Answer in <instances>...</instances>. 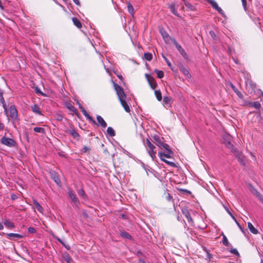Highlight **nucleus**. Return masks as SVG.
Wrapping results in <instances>:
<instances>
[{
	"label": "nucleus",
	"mask_w": 263,
	"mask_h": 263,
	"mask_svg": "<svg viewBox=\"0 0 263 263\" xmlns=\"http://www.w3.org/2000/svg\"><path fill=\"white\" fill-rule=\"evenodd\" d=\"M11 197L12 200H15L17 198L16 195H15L14 194L12 195Z\"/></svg>",
	"instance_id": "nucleus-57"
},
{
	"label": "nucleus",
	"mask_w": 263,
	"mask_h": 263,
	"mask_svg": "<svg viewBox=\"0 0 263 263\" xmlns=\"http://www.w3.org/2000/svg\"><path fill=\"white\" fill-rule=\"evenodd\" d=\"M106 132L107 134L111 137H114L116 135L114 129L111 127H108Z\"/></svg>",
	"instance_id": "nucleus-27"
},
{
	"label": "nucleus",
	"mask_w": 263,
	"mask_h": 263,
	"mask_svg": "<svg viewBox=\"0 0 263 263\" xmlns=\"http://www.w3.org/2000/svg\"><path fill=\"white\" fill-rule=\"evenodd\" d=\"M88 120L92 124H97V122H96V121L95 120H93L92 117L91 116H90L89 115H88V116H87L86 117Z\"/></svg>",
	"instance_id": "nucleus-41"
},
{
	"label": "nucleus",
	"mask_w": 263,
	"mask_h": 263,
	"mask_svg": "<svg viewBox=\"0 0 263 263\" xmlns=\"http://www.w3.org/2000/svg\"><path fill=\"white\" fill-rule=\"evenodd\" d=\"M182 214L185 216L187 218L189 222L193 223V220L191 217L190 212L189 210L186 208H184L182 209Z\"/></svg>",
	"instance_id": "nucleus-11"
},
{
	"label": "nucleus",
	"mask_w": 263,
	"mask_h": 263,
	"mask_svg": "<svg viewBox=\"0 0 263 263\" xmlns=\"http://www.w3.org/2000/svg\"><path fill=\"white\" fill-rule=\"evenodd\" d=\"M163 197L168 201H171L172 200V197L167 192V189L164 190Z\"/></svg>",
	"instance_id": "nucleus-23"
},
{
	"label": "nucleus",
	"mask_w": 263,
	"mask_h": 263,
	"mask_svg": "<svg viewBox=\"0 0 263 263\" xmlns=\"http://www.w3.org/2000/svg\"><path fill=\"white\" fill-rule=\"evenodd\" d=\"M210 34L213 38H214L216 36L215 32L213 31H210Z\"/></svg>",
	"instance_id": "nucleus-52"
},
{
	"label": "nucleus",
	"mask_w": 263,
	"mask_h": 263,
	"mask_svg": "<svg viewBox=\"0 0 263 263\" xmlns=\"http://www.w3.org/2000/svg\"><path fill=\"white\" fill-rule=\"evenodd\" d=\"M63 257L66 261V263H69L72 260V258L68 253H64L63 255Z\"/></svg>",
	"instance_id": "nucleus-25"
},
{
	"label": "nucleus",
	"mask_w": 263,
	"mask_h": 263,
	"mask_svg": "<svg viewBox=\"0 0 263 263\" xmlns=\"http://www.w3.org/2000/svg\"><path fill=\"white\" fill-rule=\"evenodd\" d=\"M248 227L250 232L253 234H257L258 233V230L255 228L253 224L250 222H248Z\"/></svg>",
	"instance_id": "nucleus-19"
},
{
	"label": "nucleus",
	"mask_w": 263,
	"mask_h": 263,
	"mask_svg": "<svg viewBox=\"0 0 263 263\" xmlns=\"http://www.w3.org/2000/svg\"><path fill=\"white\" fill-rule=\"evenodd\" d=\"M121 236L125 238H127L128 239H132V236L126 231H121L120 233Z\"/></svg>",
	"instance_id": "nucleus-29"
},
{
	"label": "nucleus",
	"mask_w": 263,
	"mask_h": 263,
	"mask_svg": "<svg viewBox=\"0 0 263 263\" xmlns=\"http://www.w3.org/2000/svg\"><path fill=\"white\" fill-rule=\"evenodd\" d=\"M72 21L74 25L77 26L79 28H81L82 27V24L81 22L78 19L77 17H73L72 18Z\"/></svg>",
	"instance_id": "nucleus-22"
},
{
	"label": "nucleus",
	"mask_w": 263,
	"mask_h": 263,
	"mask_svg": "<svg viewBox=\"0 0 263 263\" xmlns=\"http://www.w3.org/2000/svg\"><path fill=\"white\" fill-rule=\"evenodd\" d=\"M74 4L78 6H80V2L79 0H72Z\"/></svg>",
	"instance_id": "nucleus-53"
},
{
	"label": "nucleus",
	"mask_w": 263,
	"mask_h": 263,
	"mask_svg": "<svg viewBox=\"0 0 263 263\" xmlns=\"http://www.w3.org/2000/svg\"><path fill=\"white\" fill-rule=\"evenodd\" d=\"M68 195L71 199L72 202L73 203L76 205V206H78L79 204V201L76 195L74 194V193L71 190H69L68 191Z\"/></svg>",
	"instance_id": "nucleus-9"
},
{
	"label": "nucleus",
	"mask_w": 263,
	"mask_h": 263,
	"mask_svg": "<svg viewBox=\"0 0 263 263\" xmlns=\"http://www.w3.org/2000/svg\"><path fill=\"white\" fill-rule=\"evenodd\" d=\"M127 9H128V12L130 14L133 15L134 14V10L132 5L130 3L128 4Z\"/></svg>",
	"instance_id": "nucleus-36"
},
{
	"label": "nucleus",
	"mask_w": 263,
	"mask_h": 263,
	"mask_svg": "<svg viewBox=\"0 0 263 263\" xmlns=\"http://www.w3.org/2000/svg\"><path fill=\"white\" fill-rule=\"evenodd\" d=\"M234 154L235 155L237 158L238 161L239 163L242 165H245V161H244V156L242 154V153L240 152L239 151H236Z\"/></svg>",
	"instance_id": "nucleus-10"
},
{
	"label": "nucleus",
	"mask_w": 263,
	"mask_h": 263,
	"mask_svg": "<svg viewBox=\"0 0 263 263\" xmlns=\"http://www.w3.org/2000/svg\"><path fill=\"white\" fill-rule=\"evenodd\" d=\"M81 110L82 112L83 115L86 117L87 116H88V114L86 111V110L83 107H81Z\"/></svg>",
	"instance_id": "nucleus-45"
},
{
	"label": "nucleus",
	"mask_w": 263,
	"mask_h": 263,
	"mask_svg": "<svg viewBox=\"0 0 263 263\" xmlns=\"http://www.w3.org/2000/svg\"><path fill=\"white\" fill-rule=\"evenodd\" d=\"M33 130L35 132H36V133H42V134H45V130L44 128L43 127H35L33 128Z\"/></svg>",
	"instance_id": "nucleus-31"
},
{
	"label": "nucleus",
	"mask_w": 263,
	"mask_h": 263,
	"mask_svg": "<svg viewBox=\"0 0 263 263\" xmlns=\"http://www.w3.org/2000/svg\"><path fill=\"white\" fill-rule=\"evenodd\" d=\"M5 235L10 240H16L17 239H21L23 237V235L17 233H6Z\"/></svg>",
	"instance_id": "nucleus-8"
},
{
	"label": "nucleus",
	"mask_w": 263,
	"mask_h": 263,
	"mask_svg": "<svg viewBox=\"0 0 263 263\" xmlns=\"http://www.w3.org/2000/svg\"><path fill=\"white\" fill-rule=\"evenodd\" d=\"M4 224L5 225L6 227H7L8 228H14V225L13 223H12V222H11L9 220H6L4 222Z\"/></svg>",
	"instance_id": "nucleus-33"
},
{
	"label": "nucleus",
	"mask_w": 263,
	"mask_h": 263,
	"mask_svg": "<svg viewBox=\"0 0 263 263\" xmlns=\"http://www.w3.org/2000/svg\"><path fill=\"white\" fill-rule=\"evenodd\" d=\"M67 108L69 109L72 112H75L76 111V109L74 106H73L71 104H69L67 106Z\"/></svg>",
	"instance_id": "nucleus-42"
},
{
	"label": "nucleus",
	"mask_w": 263,
	"mask_h": 263,
	"mask_svg": "<svg viewBox=\"0 0 263 263\" xmlns=\"http://www.w3.org/2000/svg\"><path fill=\"white\" fill-rule=\"evenodd\" d=\"M180 191H181L182 192L184 193H187V194H190L191 193V192L187 190H185V189H181L180 190Z\"/></svg>",
	"instance_id": "nucleus-54"
},
{
	"label": "nucleus",
	"mask_w": 263,
	"mask_h": 263,
	"mask_svg": "<svg viewBox=\"0 0 263 263\" xmlns=\"http://www.w3.org/2000/svg\"><path fill=\"white\" fill-rule=\"evenodd\" d=\"M231 87L233 89V90L237 93L238 96H239L240 94V92L235 88V87L232 84H231Z\"/></svg>",
	"instance_id": "nucleus-46"
},
{
	"label": "nucleus",
	"mask_w": 263,
	"mask_h": 263,
	"mask_svg": "<svg viewBox=\"0 0 263 263\" xmlns=\"http://www.w3.org/2000/svg\"><path fill=\"white\" fill-rule=\"evenodd\" d=\"M183 72L185 75H188L189 74V71L187 70H186V69H183Z\"/></svg>",
	"instance_id": "nucleus-56"
},
{
	"label": "nucleus",
	"mask_w": 263,
	"mask_h": 263,
	"mask_svg": "<svg viewBox=\"0 0 263 263\" xmlns=\"http://www.w3.org/2000/svg\"><path fill=\"white\" fill-rule=\"evenodd\" d=\"M144 58L147 61H149L152 60L153 59V55L151 53H145L144 54Z\"/></svg>",
	"instance_id": "nucleus-37"
},
{
	"label": "nucleus",
	"mask_w": 263,
	"mask_h": 263,
	"mask_svg": "<svg viewBox=\"0 0 263 263\" xmlns=\"http://www.w3.org/2000/svg\"><path fill=\"white\" fill-rule=\"evenodd\" d=\"M243 8L245 11H247V0H241Z\"/></svg>",
	"instance_id": "nucleus-47"
},
{
	"label": "nucleus",
	"mask_w": 263,
	"mask_h": 263,
	"mask_svg": "<svg viewBox=\"0 0 263 263\" xmlns=\"http://www.w3.org/2000/svg\"><path fill=\"white\" fill-rule=\"evenodd\" d=\"M230 216H231V217L232 218V219H233V220H235V221L236 222H236H237V220H236V218H235V217L234 216V215H233L232 214H230Z\"/></svg>",
	"instance_id": "nucleus-59"
},
{
	"label": "nucleus",
	"mask_w": 263,
	"mask_h": 263,
	"mask_svg": "<svg viewBox=\"0 0 263 263\" xmlns=\"http://www.w3.org/2000/svg\"><path fill=\"white\" fill-rule=\"evenodd\" d=\"M163 161L165 163H166V164H167L168 165H170L171 166H172V167H176V166L175 163L174 162H171V161H168V160H164Z\"/></svg>",
	"instance_id": "nucleus-40"
},
{
	"label": "nucleus",
	"mask_w": 263,
	"mask_h": 263,
	"mask_svg": "<svg viewBox=\"0 0 263 263\" xmlns=\"http://www.w3.org/2000/svg\"><path fill=\"white\" fill-rule=\"evenodd\" d=\"M8 111L9 115L8 113L7 114L8 116H9L11 119L13 120L16 119L18 116V113L16 107L14 105L10 106Z\"/></svg>",
	"instance_id": "nucleus-4"
},
{
	"label": "nucleus",
	"mask_w": 263,
	"mask_h": 263,
	"mask_svg": "<svg viewBox=\"0 0 263 263\" xmlns=\"http://www.w3.org/2000/svg\"><path fill=\"white\" fill-rule=\"evenodd\" d=\"M222 243H223V245L227 247L229 246L230 245V243H229L227 237L226 236V235H224L223 234V233H222Z\"/></svg>",
	"instance_id": "nucleus-30"
},
{
	"label": "nucleus",
	"mask_w": 263,
	"mask_h": 263,
	"mask_svg": "<svg viewBox=\"0 0 263 263\" xmlns=\"http://www.w3.org/2000/svg\"><path fill=\"white\" fill-rule=\"evenodd\" d=\"M97 120L98 121V125L101 126L102 128H105L107 126V123L103 119V118L99 115L97 116Z\"/></svg>",
	"instance_id": "nucleus-13"
},
{
	"label": "nucleus",
	"mask_w": 263,
	"mask_h": 263,
	"mask_svg": "<svg viewBox=\"0 0 263 263\" xmlns=\"http://www.w3.org/2000/svg\"><path fill=\"white\" fill-rule=\"evenodd\" d=\"M155 72L157 73L158 78L161 79L164 77V72L163 71L155 69Z\"/></svg>",
	"instance_id": "nucleus-35"
},
{
	"label": "nucleus",
	"mask_w": 263,
	"mask_h": 263,
	"mask_svg": "<svg viewBox=\"0 0 263 263\" xmlns=\"http://www.w3.org/2000/svg\"><path fill=\"white\" fill-rule=\"evenodd\" d=\"M64 246V247H65V248L67 249V250H69L70 249V247H69V245H66L64 243L63 245Z\"/></svg>",
	"instance_id": "nucleus-60"
},
{
	"label": "nucleus",
	"mask_w": 263,
	"mask_h": 263,
	"mask_svg": "<svg viewBox=\"0 0 263 263\" xmlns=\"http://www.w3.org/2000/svg\"><path fill=\"white\" fill-rule=\"evenodd\" d=\"M0 102L3 104V107L4 109L5 113L7 114L8 113V110H7V107H6V103H5V100H4V102H3L2 101H1Z\"/></svg>",
	"instance_id": "nucleus-44"
},
{
	"label": "nucleus",
	"mask_w": 263,
	"mask_h": 263,
	"mask_svg": "<svg viewBox=\"0 0 263 263\" xmlns=\"http://www.w3.org/2000/svg\"><path fill=\"white\" fill-rule=\"evenodd\" d=\"M149 85H150L152 89H154L157 86V84L155 80V79L152 77L150 74H145V75Z\"/></svg>",
	"instance_id": "nucleus-7"
},
{
	"label": "nucleus",
	"mask_w": 263,
	"mask_h": 263,
	"mask_svg": "<svg viewBox=\"0 0 263 263\" xmlns=\"http://www.w3.org/2000/svg\"><path fill=\"white\" fill-rule=\"evenodd\" d=\"M57 240H58L59 242H60L61 243H62V245H64V243L62 241V240L59 238H57Z\"/></svg>",
	"instance_id": "nucleus-61"
},
{
	"label": "nucleus",
	"mask_w": 263,
	"mask_h": 263,
	"mask_svg": "<svg viewBox=\"0 0 263 263\" xmlns=\"http://www.w3.org/2000/svg\"><path fill=\"white\" fill-rule=\"evenodd\" d=\"M228 141H226L225 142V145L226 147H227L229 149H230L231 152L233 153H234L236 151H237L236 148H235L233 144L230 142V136H228Z\"/></svg>",
	"instance_id": "nucleus-12"
},
{
	"label": "nucleus",
	"mask_w": 263,
	"mask_h": 263,
	"mask_svg": "<svg viewBox=\"0 0 263 263\" xmlns=\"http://www.w3.org/2000/svg\"><path fill=\"white\" fill-rule=\"evenodd\" d=\"M68 133L70 134L74 139H79L80 135L79 133L76 132L74 129L71 128L68 131Z\"/></svg>",
	"instance_id": "nucleus-17"
},
{
	"label": "nucleus",
	"mask_w": 263,
	"mask_h": 263,
	"mask_svg": "<svg viewBox=\"0 0 263 263\" xmlns=\"http://www.w3.org/2000/svg\"><path fill=\"white\" fill-rule=\"evenodd\" d=\"M236 223H237V226H238V227L240 228V229L241 231H242V228L241 227V226H240L239 223L238 222H236Z\"/></svg>",
	"instance_id": "nucleus-64"
},
{
	"label": "nucleus",
	"mask_w": 263,
	"mask_h": 263,
	"mask_svg": "<svg viewBox=\"0 0 263 263\" xmlns=\"http://www.w3.org/2000/svg\"><path fill=\"white\" fill-rule=\"evenodd\" d=\"M224 208L225 209V210L227 211V212L230 215V214H232V213L230 212V211L229 210V209H228V208L227 206H224Z\"/></svg>",
	"instance_id": "nucleus-55"
},
{
	"label": "nucleus",
	"mask_w": 263,
	"mask_h": 263,
	"mask_svg": "<svg viewBox=\"0 0 263 263\" xmlns=\"http://www.w3.org/2000/svg\"><path fill=\"white\" fill-rule=\"evenodd\" d=\"M146 144L148 147L147 152L152 159L154 160L156 158V151H154L155 146L150 142L148 139H146Z\"/></svg>",
	"instance_id": "nucleus-2"
},
{
	"label": "nucleus",
	"mask_w": 263,
	"mask_h": 263,
	"mask_svg": "<svg viewBox=\"0 0 263 263\" xmlns=\"http://www.w3.org/2000/svg\"><path fill=\"white\" fill-rule=\"evenodd\" d=\"M155 95L157 99L160 101L162 100L161 92L160 90H156L155 91Z\"/></svg>",
	"instance_id": "nucleus-34"
},
{
	"label": "nucleus",
	"mask_w": 263,
	"mask_h": 263,
	"mask_svg": "<svg viewBox=\"0 0 263 263\" xmlns=\"http://www.w3.org/2000/svg\"><path fill=\"white\" fill-rule=\"evenodd\" d=\"M89 150V148H88L87 146H85L83 147V152L84 153H87V152H88Z\"/></svg>",
	"instance_id": "nucleus-51"
},
{
	"label": "nucleus",
	"mask_w": 263,
	"mask_h": 263,
	"mask_svg": "<svg viewBox=\"0 0 263 263\" xmlns=\"http://www.w3.org/2000/svg\"><path fill=\"white\" fill-rule=\"evenodd\" d=\"M248 104L257 109H259L261 107V104L258 101L254 102H249Z\"/></svg>",
	"instance_id": "nucleus-24"
},
{
	"label": "nucleus",
	"mask_w": 263,
	"mask_h": 263,
	"mask_svg": "<svg viewBox=\"0 0 263 263\" xmlns=\"http://www.w3.org/2000/svg\"><path fill=\"white\" fill-rule=\"evenodd\" d=\"M184 2V4L186 7L191 11H194L195 10V7L194 6L192 5L190 3L187 2V1L185 0H183Z\"/></svg>",
	"instance_id": "nucleus-26"
},
{
	"label": "nucleus",
	"mask_w": 263,
	"mask_h": 263,
	"mask_svg": "<svg viewBox=\"0 0 263 263\" xmlns=\"http://www.w3.org/2000/svg\"><path fill=\"white\" fill-rule=\"evenodd\" d=\"M51 175L52 179L54 180L55 182L57 184H59L61 183V180L59 178V176L57 175V174L55 172L53 171L52 173H51Z\"/></svg>",
	"instance_id": "nucleus-18"
},
{
	"label": "nucleus",
	"mask_w": 263,
	"mask_h": 263,
	"mask_svg": "<svg viewBox=\"0 0 263 263\" xmlns=\"http://www.w3.org/2000/svg\"><path fill=\"white\" fill-rule=\"evenodd\" d=\"M231 252L232 253L236 255H239V253H238V251L237 250V249H234L231 250Z\"/></svg>",
	"instance_id": "nucleus-50"
},
{
	"label": "nucleus",
	"mask_w": 263,
	"mask_h": 263,
	"mask_svg": "<svg viewBox=\"0 0 263 263\" xmlns=\"http://www.w3.org/2000/svg\"><path fill=\"white\" fill-rule=\"evenodd\" d=\"M170 155L171 154H168L167 152V154L164 153L163 152H159L158 153V155L160 157V159L162 161L165 160L164 159V158H171V156H170Z\"/></svg>",
	"instance_id": "nucleus-20"
},
{
	"label": "nucleus",
	"mask_w": 263,
	"mask_h": 263,
	"mask_svg": "<svg viewBox=\"0 0 263 263\" xmlns=\"http://www.w3.org/2000/svg\"><path fill=\"white\" fill-rule=\"evenodd\" d=\"M160 32L164 39H168L170 38L171 40L172 38L170 37L166 31L162 29L160 30Z\"/></svg>",
	"instance_id": "nucleus-32"
},
{
	"label": "nucleus",
	"mask_w": 263,
	"mask_h": 263,
	"mask_svg": "<svg viewBox=\"0 0 263 263\" xmlns=\"http://www.w3.org/2000/svg\"><path fill=\"white\" fill-rule=\"evenodd\" d=\"M171 41L173 42V43L175 45L176 48L178 50V51L180 52V53L182 55V56L183 57V58L185 60H187L188 55H187L186 52H185V51L181 46V45H180L177 43L176 40L174 38L171 39Z\"/></svg>",
	"instance_id": "nucleus-3"
},
{
	"label": "nucleus",
	"mask_w": 263,
	"mask_h": 263,
	"mask_svg": "<svg viewBox=\"0 0 263 263\" xmlns=\"http://www.w3.org/2000/svg\"><path fill=\"white\" fill-rule=\"evenodd\" d=\"M33 203L34 206L36 207L37 211L41 213H43V209L42 206L40 204V203L35 200H33Z\"/></svg>",
	"instance_id": "nucleus-21"
},
{
	"label": "nucleus",
	"mask_w": 263,
	"mask_h": 263,
	"mask_svg": "<svg viewBox=\"0 0 263 263\" xmlns=\"http://www.w3.org/2000/svg\"><path fill=\"white\" fill-rule=\"evenodd\" d=\"M4 98L3 97V91L0 89V101L4 102Z\"/></svg>",
	"instance_id": "nucleus-49"
},
{
	"label": "nucleus",
	"mask_w": 263,
	"mask_h": 263,
	"mask_svg": "<svg viewBox=\"0 0 263 263\" xmlns=\"http://www.w3.org/2000/svg\"><path fill=\"white\" fill-rule=\"evenodd\" d=\"M171 99L170 97H167V96H165L163 98V102L164 104H167L170 103V102L171 101Z\"/></svg>",
	"instance_id": "nucleus-39"
},
{
	"label": "nucleus",
	"mask_w": 263,
	"mask_h": 263,
	"mask_svg": "<svg viewBox=\"0 0 263 263\" xmlns=\"http://www.w3.org/2000/svg\"><path fill=\"white\" fill-rule=\"evenodd\" d=\"M1 142L2 144L9 147L15 146L16 144V142L13 139L11 138H7L5 136L2 138Z\"/></svg>",
	"instance_id": "nucleus-5"
},
{
	"label": "nucleus",
	"mask_w": 263,
	"mask_h": 263,
	"mask_svg": "<svg viewBox=\"0 0 263 263\" xmlns=\"http://www.w3.org/2000/svg\"><path fill=\"white\" fill-rule=\"evenodd\" d=\"M28 232L30 234H33L36 232V230L35 228L30 227L28 228Z\"/></svg>",
	"instance_id": "nucleus-43"
},
{
	"label": "nucleus",
	"mask_w": 263,
	"mask_h": 263,
	"mask_svg": "<svg viewBox=\"0 0 263 263\" xmlns=\"http://www.w3.org/2000/svg\"><path fill=\"white\" fill-rule=\"evenodd\" d=\"M4 229V226L3 224L0 222V230H2Z\"/></svg>",
	"instance_id": "nucleus-62"
},
{
	"label": "nucleus",
	"mask_w": 263,
	"mask_h": 263,
	"mask_svg": "<svg viewBox=\"0 0 263 263\" xmlns=\"http://www.w3.org/2000/svg\"><path fill=\"white\" fill-rule=\"evenodd\" d=\"M4 125L3 124H0V129H3L4 128Z\"/></svg>",
	"instance_id": "nucleus-63"
},
{
	"label": "nucleus",
	"mask_w": 263,
	"mask_h": 263,
	"mask_svg": "<svg viewBox=\"0 0 263 263\" xmlns=\"http://www.w3.org/2000/svg\"><path fill=\"white\" fill-rule=\"evenodd\" d=\"M169 8L171 11V12L174 14H175V15L176 16H178V14L177 12V10L175 8V4H174V3H172V4H171L169 6Z\"/></svg>",
	"instance_id": "nucleus-28"
},
{
	"label": "nucleus",
	"mask_w": 263,
	"mask_h": 263,
	"mask_svg": "<svg viewBox=\"0 0 263 263\" xmlns=\"http://www.w3.org/2000/svg\"><path fill=\"white\" fill-rule=\"evenodd\" d=\"M162 57L163 58V59H164V60L165 61V62H166L167 63V65H168V67H171V63H170V62L168 61V60L166 58V57H165L163 54H162Z\"/></svg>",
	"instance_id": "nucleus-48"
},
{
	"label": "nucleus",
	"mask_w": 263,
	"mask_h": 263,
	"mask_svg": "<svg viewBox=\"0 0 263 263\" xmlns=\"http://www.w3.org/2000/svg\"><path fill=\"white\" fill-rule=\"evenodd\" d=\"M252 193L256 196V197L259 199V201L263 203V196L260 193H259L257 191V190L254 188L252 189Z\"/></svg>",
	"instance_id": "nucleus-16"
},
{
	"label": "nucleus",
	"mask_w": 263,
	"mask_h": 263,
	"mask_svg": "<svg viewBox=\"0 0 263 263\" xmlns=\"http://www.w3.org/2000/svg\"><path fill=\"white\" fill-rule=\"evenodd\" d=\"M78 194L80 196H82L83 199L86 198V195L85 191L83 189H81L79 190L78 191Z\"/></svg>",
	"instance_id": "nucleus-38"
},
{
	"label": "nucleus",
	"mask_w": 263,
	"mask_h": 263,
	"mask_svg": "<svg viewBox=\"0 0 263 263\" xmlns=\"http://www.w3.org/2000/svg\"><path fill=\"white\" fill-rule=\"evenodd\" d=\"M230 216H231V217L232 218V219H233V220H235V221L236 222H236H237V220H236V218H235V217L234 216V215H233L232 214H230Z\"/></svg>",
	"instance_id": "nucleus-58"
},
{
	"label": "nucleus",
	"mask_w": 263,
	"mask_h": 263,
	"mask_svg": "<svg viewBox=\"0 0 263 263\" xmlns=\"http://www.w3.org/2000/svg\"><path fill=\"white\" fill-rule=\"evenodd\" d=\"M153 139L155 141V143L157 145L159 148L162 149H165L166 152H168L170 154H173V151L170 149V146L164 142L163 138L162 137H160L157 135H155L153 137Z\"/></svg>",
	"instance_id": "nucleus-1"
},
{
	"label": "nucleus",
	"mask_w": 263,
	"mask_h": 263,
	"mask_svg": "<svg viewBox=\"0 0 263 263\" xmlns=\"http://www.w3.org/2000/svg\"><path fill=\"white\" fill-rule=\"evenodd\" d=\"M31 110L35 114H37L39 115H43L40 110V107L37 104H34L33 105L31 106Z\"/></svg>",
	"instance_id": "nucleus-14"
},
{
	"label": "nucleus",
	"mask_w": 263,
	"mask_h": 263,
	"mask_svg": "<svg viewBox=\"0 0 263 263\" xmlns=\"http://www.w3.org/2000/svg\"><path fill=\"white\" fill-rule=\"evenodd\" d=\"M115 89L116 91L119 99L124 98L126 96L123 88L117 84H114Z\"/></svg>",
	"instance_id": "nucleus-6"
},
{
	"label": "nucleus",
	"mask_w": 263,
	"mask_h": 263,
	"mask_svg": "<svg viewBox=\"0 0 263 263\" xmlns=\"http://www.w3.org/2000/svg\"><path fill=\"white\" fill-rule=\"evenodd\" d=\"M121 105L127 112H130V108L124 98L119 99Z\"/></svg>",
	"instance_id": "nucleus-15"
}]
</instances>
